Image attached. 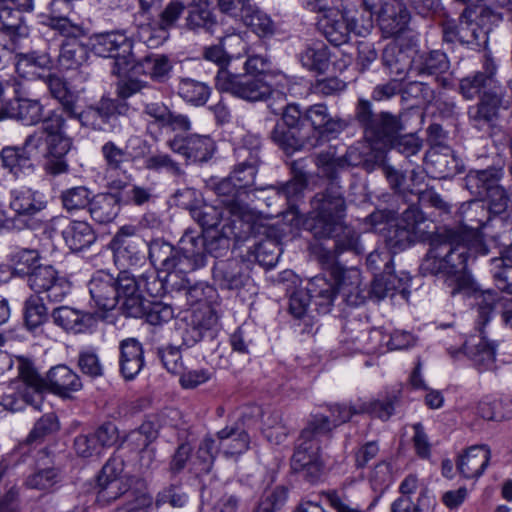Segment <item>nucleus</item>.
<instances>
[{
  "label": "nucleus",
  "mask_w": 512,
  "mask_h": 512,
  "mask_svg": "<svg viewBox=\"0 0 512 512\" xmlns=\"http://www.w3.org/2000/svg\"><path fill=\"white\" fill-rule=\"evenodd\" d=\"M91 194V190L86 186H75L63 190L59 199L63 209L71 213L86 207L89 208L92 199Z\"/></svg>",
  "instance_id": "69168bd1"
},
{
  "label": "nucleus",
  "mask_w": 512,
  "mask_h": 512,
  "mask_svg": "<svg viewBox=\"0 0 512 512\" xmlns=\"http://www.w3.org/2000/svg\"><path fill=\"white\" fill-rule=\"evenodd\" d=\"M491 458V451L486 445L469 447L459 456L457 470L463 477L479 478L486 470Z\"/></svg>",
  "instance_id": "a19ab883"
},
{
  "label": "nucleus",
  "mask_w": 512,
  "mask_h": 512,
  "mask_svg": "<svg viewBox=\"0 0 512 512\" xmlns=\"http://www.w3.org/2000/svg\"><path fill=\"white\" fill-rule=\"evenodd\" d=\"M46 392L61 397H70L72 392L82 388L80 377L66 365L52 367L46 376Z\"/></svg>",
  "instance_id": "4c0bfd02"
},
{
  "label": "nucleus",
  "mask_w": 512,
  "mask_h": 512,
  "mask_svg": "<svg viewBox=\"0 0 512 512\" xmlns=\"http://www.w3.org/2000/svg\"><path fill=\"white\" fill-rule=\"evenodd\" d=\"M141 117L146 122V133L154 141H158L164 128L172 131L188 132L192 129L190 118L178 113L161 100L147 96L141 101Z\"/></svg>",
  "instance_id": "9d476101"
},
{
  "label": "nucleus",
  "mask_w": 512,
  "mask_h": 512,
  "mask_svg": "<svg viewBox=\"0 0 512 512\" xmlns=\"http://www.w3.org/2000/svg\"><path fill=\"white\" fill-rule=\"evenodd\" d=\"M9 118L20 122L25 126L43 124L44 105L40 99H33L26 95L21 89H15L13 98L2 104L0 120Z\"/></svg>",
  "instance_id": "f3484780"
},
{
  "label": "nucleus",
  "mask_w": 512,
  "mask_h": 512,
  "mask_svg": "<svg viewBox=\"0 0 512 512\" xmlns=\"http://www.w3.org/2000/svg\"><path fill=\"white\" fill-rule=\"evenodd\" d=\"M133 43L123 33L108 32L91 38V51L103 58H113V73L121 74L128 71L134 62Z\"/></svg>",
  "instance_id": "f8f14e48"
},
{
  "label": "nucleus",
  "mask_w": 512,
  "mask_h": 512,
  "mask_svg": "<svg viewBox=\"0 0 512 512\" xmlns=\"http://www.w3.org/2000/svg\"><path fill=\"white\" fill-rule=\"evenodd\" d=\"M219 445L227 457L240 455L249 449L250 437L238 423L217 432Z\"/></svg>",
  "instance_id": "de8ad7c7"
},
{
  "label": "nucleus",
  "mask_w": 512,
  "mask_h": 512,
  "mask_svg": "<svg viewBox=\"0 0 512 512\" xmlns=\"http://www.w3.org/2000/svg\"><path fill=\"white\" fill-rule=\"evenodd\" d=\"M22 310L23 324L29 332L34 334L42 329L51 316L44 303V298L37 294H31L25 299Z\"/></svg>",
  "instance_id": "09e8293b"
},
{
  "label": "nucleus",
  "mask_w": 512,
  "mask_h": 512,
  "mask_svg": "<svg viewBox=\"0 0 512 512\" xmlns=\"http://www.w3.org/2000/svg\"><path fill=\"white\" fill-rule=\"evenodd\" d=\"M180 274L202 268L206 264L207 249L202 233L185 231L179 241Z\"/></svg>",
  "instance_id": "5701e85b"
},
{
  "label": "nucleus",
  "mask_w": 512,
  "mask_h": 512,
  "mask_svg": "<svg viewBox=\"0 0 512 512\" xmlns=\"http://www.w3.org/2000/svg\"><path fill=\"white\" fill-rule=\"evenodd\" d=\"M161 272L155 270L149 273H143L139 276H135V281L138 286V295L143 297L142 292L146 291L152 297H160L173 291L174 289L180 290L185 288L183 281L176 286L172 282L174 277H170V274L166 273L165 276L160 275Z\"/></svg>",
  "instance_id": "49530a36"
},
{
  "label": "nucleus",
  "mask_w": 512,
  "mask_h": 512,
  "mask_svg": "<svg viewBox=\"0 0 512 512\" xmlns=\"http://www.w3.org/2000/svg\"><path fill=\"white\" fill-rule=\"evenodd\" d=\"M166 145L172 152L184 157L187 164L208 162L216 150L215 142L209 135L197 133H177Z\"/></svg>",
  "instance_id": "4468645a"
},
{
  "label": "nucleus",
  "mask_w": 512,
  "mask_h": 512,
  "mask_svg": "<svg viewBox=\"0 0 512 512\" xmlns=\"http://www.w3.org/2000/svg\"><path fill=\"white\" fill-rule=\"evenodd\" d=\"M241 20L261 39L273 37L277 30V26L272 18L258 7L244 14Z\"/></svg>",
  "instance_id": "e2e57ef3"
},
{
  "label": "nucleus",
  "mask_w": 512,
  "mask_h": 512,
  "mask_svg": "<svg viewBox=\"0 0 512 512\" xmlns=\"http://www.w3.org/2000/svg\"><path fill=\"white\" fill-rule=\"evenodd\" d=\"M349 125L338 115H332L324 103L302 108L297 103L287 104L270 132V138L285 153L301 150L305 145L316 147L336 139Z\"/></svg>",
  "instance_id": "f257e3e1"
},
{
  "label": "nucleus",
  "mask_w": 512,
  "mask_h": 512,
  "mask_svg": "<svg viewBox=\"0 0 512 512\" xmlns=\"http://www.w3.org/2000/svg\"><path fill=\"white\" fill-rule=\"evenodd\" d=\"M53 323L66 332L85 333L96 324L93 313L81 311L69 306H59L51 312Z\"/></svg>",
  "instance_id": "2f4dec72"
},
{
  "label": "nucleus",
  "mask_w": 512,
  "mask_h": 512,
  "mask_svg": "<svg viewBox=\"0 0 512 512\" xmlns=\"http://www.w3.org/2000/svg\"><path fill=\"white\" fill-rule=\"evenodd\" d=\"M125 316L143 318L153 326L168 323L174 318V310L171 305L160 301H149L139 297L138 291L133 297L128 298L125 304Z\"/></svg>",
  "instance_id": "a211bd4d"
},
{
  "label": "nucleus",
  "mask_w": 512,
  "mask_h": 512,
  "mask_svg": "<svg viewBox=\"0 0 512 512\" xmlns=\"http://www.w3.org/2000/svg\"><path fill=\"white\" fill-rule=\"evenodd\" d=\"M119 370L127 381L133 380L145 365L144 349L136 338H127L120 342Z\"/></svg>",
  "instance_id": "f704fd0d"
},
{
  "label": "nucleus",
  "mask_w": 512,
  "mask_h": 512,
  "mask_svg": "<svg viewBox=\"0 0 512 512\" xmlns=\"http://www.w3.org/2000/svg\"><path fill=\"white\" fill-rule=\"evenodd\" d=\"M311 211L302 222L303 228L316 239H329L340 228L346 216L344 189L339 182L328 183L324 191L311 199Z\"/></svg>",
  "instance_id": "423d86ee"
},
{
  "label": "nucleus",
  "mask_w": 512,
  "mask_h": 512,
  "mask_svg": "<svg viewBox=\"0 0 512 512\" xmlns=\"http://www.w3.org/2000/svg\"><path fill=\"white\" fill-rule=\"evenodd\" d=\"M109 246L113 251L115 265L126 268L135 266L144 259L143 252L147 243L142 237L114 236Z\"/></svg>",
  "instance_id": "7c9ffc66"
},
{
  "label": "nucleus",
  "mask_w": 512,
  "mask_h": 512,
  "mask_svg": "<svg viewBox=\"0 0 512 512\" xmlns=\"http://www.w3.org/2000/svg\"><path fill=\"white\" fill-rule=\"evenodd\" d=\"M130 105L122 100L102 97L95 106L82 111L79 121L96 130H104L105 125L118 116L128 115Z\"/></svg>",
  "instance_id": "aec40b11"
},
{
  "label": "nucleus",
  "mask_w": 512,
  "mask_h": 512,
  "mask_svg": "<svg viewBox=\"0 0 512 512\" xmlns=\"http://www.w3.org/2000/svg\"><path fill=\"white\" fill-rule=\"evenodd\" d=\"M88 56V46L79 39L64 40L60 47L58 64L64 70L77 69L88 60Z\"/></svg>",
  "instance_id": "864d4df0"
},
{
  "label": "nucleus",
  "mask_w": 512,
  "mask_h": 512,
  "mask_svg": "<svg viewBox=\"0 0 512 512\" xmlns=\"http://www.w3.org/2000/svg\"><path fill=\"white\" fill-rule=\"evenodd\" d=\"M214 191L220 198L221 204L226 206L230 213L241 212L243 205L249 198L238 184L227 176L214 185Z\"/></svg>",
  "instance_id": "603ef678"
},
{
  "label": "nucleus",
  "mask_w": 512,
  "mask_h": 512,
  "mask_svg": "<svg viewBox=\"0 0 512 512\" xmlns=\"http://www.w3.org/2000/svg\"><path fill=\"white\" fill-rule=\"evenodd\" d=\"M502 99L503 92H493L489 96H481L479 102L468 109L471 125L480 131L491 128L498 117Z\"/></svg>",
  "instance_id": "c9c22d12"
},
{
  "label": "nucleus",
  "mask_w": 512,
  "mask_h": 512,
  "mask_svg": "<svg viewBox=\"0 0 512 512\" xmlns=\"http://www.w3.org/2000/svg\"><path fill=\"white\" fill-rule=\"evenodd\" d=\"M384 2L378 13V25L386 38L401 35L408 27L410 12L404 2Z\"/></svg>",
  "instance_id": "a878e982"
},
{
  "label": "nucleus",
  "mask_w": 512,
  "mask_h": 512,
  "mask_svg": "<svg viewBox=\"0 0 512 512\" xmlns=\"http://www.w3.org/2000/svg\"><path fill=\"white\" fill-rule=\"evenodd\" d=\"M144 167L148 171L166 172L175 178L183 179L186 176L181 164L177 162L170 154L157 151L145 158Z\"/></svg>",
  "instance_id": "680f3d73"
},
{
  "label": "nucleus",
  "mask_w": 512,
  "mask_h": 512,
  "mask_svg": "<svg viewBox=\"0 0 512 512\" xmlns=\"http://www.w3.org/2000/svg\"><path fill=\"white\" fill-rule=\"evenodd\" d=\"M15 58L16 72L21 77L34 76L37 69H49L52 65V60L46 52L18 53Z\"/></svg>",
  "instance_id": "bf43d9fd"
},
{
  "label": "nucleus",
  "mask_w": 512,
  "mask_h": 512,
  "mask_svg": "<svg viewBox=\"0 0 512 512\" xmlns=\"http://www.w3.org/2000/svg\"><path fill=\"white\" fill-rule=\"evenodd\" d=\"M301 65L309 71L324 74L330 65V51L323 42L307 45L298 55Z\"/></svg>",
  "instance_id": "3c124183"
},
{
  "label": "nucleus",
  "mask_w": 512,
  "mask_h": 512,
  "mask_svg": "<svg viewBox=\"0 0 512 512\" xmlns=\"http://www.w3.org/2000/svg\"><path fill=\"white\" fill-rule=\"evenodd\" d=\"M17 369V380L12 384L28 390L35 397L44 400L46 393V377H42L38 372L34 362L25 356H16L15 364Z\"/></svg>",
  "instance_id": "58836bf2"
},
{
  "label": "nucleus",
  "mask_w": 512,
  "mask_h": 512,
  "mask_svg": "<svg viewBox=\"0 0 512 512\" xmlns=\"http://www.w3.org/2000/svg\"><path fill=\"white\" fill-rule=\"evenodd\" d=\"M458 222L465 232L473 234L484 228L492 219L488 205L481 199L463 202L457 211Z\"/></svg>",
  "instance_id": "72a5a7b5"
},
{
  "label": "nucleus",
  "mask_w": 512,
  "mask_h": 512,
  "mask_svg": "<svg viewBox=\"0 0 512 512\" xmlns=\"http://www.w3.org/2000/svg\"><path fill=\"white\" fill-rule=\"evenodd\" d=\"M148 258L159 272L170 274V277H177L180 274V252L171 243L162 238H156L147 243Z\"/></svg>",
  "instance_id": "bb28decb"
},
{
  "label": "nucleus",
  "mask_w": 512,
  "mask_h": 512,
  "mask_svg": "<svg viewBox=\"0 0 512 512\" xmlns=\"http://www.w3.org/2000/svg\"><path fill=\"white\" fill-rule=\"evenodd\" d=\"M471 11L467 8L463 10L459 17L458 42L470 48H478L482 42H486L487 32L484 31L478 23L469 19Z\"/></svg>",
  "instance_id": "13d9d810"
},
{
  "label": "nucleus",
  "mask_w": 512,
  "mask_h": 512,
  "mask_svg": "<svg viewBox=\"0 0 512 512\" xmlns=\"http://www.w3.org/2000/svg\"><path fill=\"white\" fill-rule=\"evenodd\" d=\"M39 138L27 135L21 146H5L0 151L1 166L15 179H25L36 171L29 149L37 150Z\"/></svg>",
  "instance_id": "dca6fc26"
},
{
  "label": "nucleus",
  "mask_w": 512,
  "mask_h": 512,
  "mask_svg": "<svg viewBox=\"0 0 512 512\" xmlns=\"http://www.w3.org/2000/svg\"><path fill=\"white\" fill-rule=\"evenodd\" d=\"M329 275L339 281V294L347 305L360 306L368 299V290L361 288V275L358 270L331 265Z\"/></svg>",
  "instance_id": "393cba45"
},
{
  "label": "nucleus",
  "mask_w": 512,
  "mask_h": 512,
  "mask_svg": "<svg viewBox=\"0 0 512 512\" xmlns=\"http://www.w3.org/2000/svg\"><path fill=\"white\" fill-rule=\"evenodd\" d=\"M43 401L40 397H35L33 393L14 384L0 396V404L5 410L11 412L22 411L28 405L35 410H40Z\"/></svg>",
  "instance_id": "8fccbe9b"
},
{
  "label": "nucleus",
  "mask_w": 512,
  "mask_h": 512,
  "mask_svg": "<svg viewBox=\"0 0 512 512\" xmlns=\"http://www.w3.org/2000/svg\"><path fill=\"white\" fill-rule=\"evenodd\" d=\"M260 152V140L254 136H246L242 143L234 149L235 165L253 167L258 170L261 164Z\"/></svg>",
  "instance_id": "052dcab7"
},
{
  "label": "nucleus",
  "mask_w": 512,
  "mask_h": 512,
  "mask_svg": "<svg viewBox=\"0 0 512 512\" xmlns=\"http://www.w3.org/2000/svg\"><path fill=\"white\" fill-rule=\"evenodd\" d=\"M319 27L325 38L334 46H340L349 41L352 31L343 10L329 8L319 20Z\"/></svg>",
  "instance_id": "e433bc0d"
},
{
  "label": "nucleus",
  "mask_w": 512,
  "mask_h": 512,
  "mask_svg": "<svg viewBox=\"0 0 512 512\" xmlns=\"http://www.w3.org/2000/svg\"><path fill=\"white\" fill-rule=\"evenodd\" d=\"M450 69L447 54L440 49L416 50L410 59V74L416 78H439Z\"/></svg>",
  "instance_id": "4be33fe9"
},
{
  "label": "nucleus",
  "mask_w": 512,
  "mask_h": 512,
  "mask_svg": "<svg viewBox=\"0 0 512 512\" xmlns=\"http://www.w3.org/2000/svg\"><path fill=\"white\" fill-rule=\"evenodd\" d=\"M435 229V223L426 217L416 204L412 203L402 212L394 227L389 231L387 244L393 253H397L415 242L429 240Z\"/></svg>",
  "instance_id": "6e6552de"
},
{
  "label": "nucleus",
  "mask_w": 512,
  "mask_h": 512,
  "mask_svg": "<svg viewBox=\"0 0 512 512\" xmlns=\"http://www.w3.org/2000/svg\"><path fill=\"white\" fill-rule=\"evenodd\" d=\"M122 206L119 194L103 192L92 196L88 211L95 222L109 224L119 215Z\"/></svg>",
  "instance_id": "a18cd8bd"
},
{
  "label": "nucleus",
  "mask_w": 512,
  "mask_h": 512,
  "mask_svg": "<svg viewBox=\"0 0 512 512\" xmlns=\"http://www.w3.org/2000/svg\"><path fill=\"white\" fill-rule=\"evenodd\" d=\"M466 234L453 228H445L432 239L431 248L420 264L423 276L441 275L454 296L471 288V276L467 272L469 248Z\"/></svg>",
  "instance_id": "7ed1b4c3"
},
{
  "label": "nucleus",
  "mask_w": 512,
  "mask_h": 512,
  "mask_svg": "<svg viewBox=\"0 0 512 512\" xmlns=\"http://www.w3.org/2000/svg\"><path fill=\"white\" fill-rule=\"evenodd\" d=\"M25 11L7 4L0 5V33L15 44L29 35Z\"/></svg>",
  "instance_id": "79ce46f5"
},
{
  "label": "nucleus",
  "mask_w": 512,
  "mask_h": 512,
  "mask_svg": "<svg viewBox=\"0 0 512 512\" xmlns=\"http://www.w3.org/2000/svg\"><path fill=\"white\" fill-rule=\"evenodd\" d=\"M244 73L260 78L263 81L274 80L278 77L286 78V75L279 69L272 67L271 58L268 55H249L243 64Z\"/></svg>",
  "instance_id": "5fc2aeb1"
},
{
  "label": "nucleus",
  "mask_w": 512,
  "mask_h": 512,
  "mask_svg": "<svg viewBox=\"0 0 512 512\" xmlns=\"http://www.w3.org/2000/svg\"><path fill=\"white\" fill-rule=\"evenodd\" d=\"M47 206V197L39 190L22 187L11 191L9 207L22 220L36 221L34 216L44 211Z\"/></svg>",
  "instance_id": "b1692460"
},
{
  "label": "nucleus",
  "mask_w": 512,
  "mask_h": 512,
  "mask_svg": "<svg viewBox=\"0 0 512 512\" xmlns=\"http://www.w3.org/2000/svg\"><path fill=\"white\" fill-rule=\"evenodd\" d=\"M215 87L220 92L250 103L265 102L273 95V86L269 81L246 73H232L227 69L217 71Z\"/></svg>",
  "instance_id": "1a4fd4ad"
},
{
  "label": "nucleus",
  "mask_w": 512,
  "mask_h": 512,
  "mask_svg": "<svg viewBox=\"0 0 512 512\" xmlns=\"http://www.w3.org/2000/svg\"><path fill=\"white\" fill-rule=\"evenodd\" d=\"M505 175V162L499 160L486 169L470 170L465 178V188L477 198H485L486 194L501 181Z\"/></svg>",
  "instance_id": "c85d7f7f"
},
{
  "label": "nucleus",
  "mask_w": 512,
  "mask_h": 512,
  "mask_svg": "<svg viewBox=\"0 0 512 512\" xmlns=\"http://www.w3.org/2000/svg\"><path fill=\"white\" fill-rule=\"evenodd\" d=\"M400 402L399 392L387 393L377 399L360 401V412L367 413L381 420H388L395 411V406Z\"/></svg>",
  "instance_id": "6e6d98bb"
},
{
  "label": "nucleus",
  "mask_w": 512,
  "mask_h": 512,
  "mask_svg": "<svg viewBox=\"0 0 512 512\" xmlns=\"http://www.w3.org/2000/svg\"><path fill=\"white\" fill-rule=\"evenodd\" d=\"M342 10L352 33L361 37L371 33L374 27L373 12L366 0H344Z\"/></svg>",
  "instance_id": "473e14b6"
},
{
  "label": "nucleus",
  "mask_w": 512,
  "mask_h": 512,
  "mask_svg": "<svg viewBox=\"0 0 512 512\" xmlns=\"http://www.w3.org/2000/svg\"><path fill=\"white\" fill-rule=\"evenodd\" d=\"M325 272L311 278L306 290L311 303L319 314L331 312L339 294V281L329 275V265H323Z\"/></svg>",
  "instance_id": "6ab92c4d"
},
{
  "label": "nucleus",
  "mask_w": 512,
  "mask_h": 512,
  "mask_svg": "<svg viewBox=\"0 0 512 512\" xmlns=\"http://www.w3.org/2000/svg\"><path fill=\"white\" fill-rule=\"evenodd\" d=\"M210 0H191L187 3L184 28L195 34H213L217 25V16L209 8Z\"/></svg>",
  "instance_id": "c756f323"
},
{
  "label": "nucleus",
  "mask_w": 512,
  "mask_h": 512,
  "mask_svg": "<svg viewBox=\"0 0 512 512\" xmlns=\"http://www.w3.org/2000/svg\"><path fill=\"white\" fill-rule=\"evenodd\" d=\"M177 93L185 102L196 106H204L211 94V88L204 82L192 78H181L177 87Z\"/></svg>",
  "instance_id": "4d7b16f0"
},
{
  "label": "nucleus",
  "mask_w": 512,
  "mask_h": 512,
  "mask_svg": "<svg viewBox=\"0 0 512 512\" xmlns=\"http://www.w3.org/2000/svg\"><path fill=\"white\" fill-rule=\"evenodd\" d=\"M172 70L170 59L166 55L150 54L136 59L128 68L134 75H146L152 80L164 83Z\"/></svg>",
  "instance_id": "ea45409f"
},
{
  "label": "nucleus",
  "mask_w": 512,
  "mask_h": 512,
  "mask_svg": "<svg viewBox=\"0 0 512 512\" xmlns=\"http://www.w3.org/2000/svg\"><path fill=\"white\" fill-rule=\"evenodd\" d=\"M410 59L401 49L386 48L382 54V64L393 78H403L410 73Z\"/></svg>",
  "instance_id": "0e129e2a"
},
{
  "label": "nucleus",
  "mask_w": 512,
  "mask_h": 512,
  "mask_svg": "<svg viewBox=\"0 0 512 512\" xmlns=\"http://www.w3.org/2000/svg\"><path fill=\"white\" fill-rule=\"evenodd\" d=\"M137 285L135 275L128 270H121L117 276L106 270H98L90 278L88 289L91 299L99 309L110 311L120 304L124 314L128 298L138 291Z\"/></svg>",
  "instance_id": "0eeeda50"
},
{
  "label": "nucleus",
  "mask_w": 512,
  "mask_h": 512,
  "mask_svg": "<svg viewBox=\"0 0 512 512\" xmlns=\"http://www.w3.org/2000/svg\"><path fill=\"white\" fill-rule=\"evenodd\" d=\"M61 234L65 244L74 252L89 248L97 240L95 230L87 221H68Z\"/></svg>",
  "instance_id": "c03bdc74"
},
{
  "label": "nucleus",
  "mask_w": 512,
  "mask_h": 512,
  "mask_svg": "<svg viewBox=\"0 0 512 512\" xmlns=\"http://www.w3.org/2000/svg\"><path fill=\"white\" fill-rule=\"evenodd\" d=\"M330 238H334L333 250H322L319 253V261L322 265H340L336 260L344 252H352L355 255L363 253V246L359 234L352 227L341 222V228Z\"/></svg>",
  "instance_id": "cd10ccee"
},
{
  "label": "nucleus",
  "mask_w": 512,
  "mask_h": 512,
  "mask_svg": "<svg viewBox=\"0 0 512 512\" xmlns=\"http://www.w3.org/2000/svg\"><path fill=\"white\" fill-rule=\"evenodd\" d=\"M39 138L37 149L42 150V169L45 175L58 177L70 171L67 155L73 146V139L66 133V118L58 109L48 112L41 126V132H33Z\"/></svg>",
  "instance_id": "39448f33"
},
{
  "label": "nucleus",
  "mask_w": 512,
  "mask_h": 512,
  "mask_svg": "<svg viewBox=\"0 0 512 512\" xmlns=\"http://www.w3.org/2000/svg\"><path fill=\"white\" fill-rule=\"evenodd\" d=\"M306 187L307 184L290 179L285 183L272 187V189L276 191L278 197L286 201L287 212L293 214L295 217H299L301 212L297 202L303 197Z\"/></svg>",
  "instance_id": "338daca9"
},
{
  "label": "nucleus",
  "mask_w": 512,
  "mask_h": 512,
  "mask_svg": "<svg viewBox=\"0 0 512 512\" xmlns=\"http://www.w3.org/2000/svg\"><path fill=\"white\" fill-rule=\"evenodd\" d=\"M498 66L493 57L485 53L480 70H477L459 81V93L466 100L489 96L493 92L500 93L502 86L497 80Z\"/></svg>",
  "instance_id": "ddd939ff"
},
{
  "label": "nucleus",
  "mask_w": 512,
  "mask_h": 512,
  "mask_svg": "<svg viewBox=\"0 0 512 512\" xmlns=\"http://www.w3.org/2000/svg\"><path fill=\"white\" fill-rule=\"evenodd\" d=\"M409 111L394 114L382 110L375 112L369 99H357L353 120L362 131L363 138L373 146L396 149L406 157L419 153L422 143L413 133H408Z\"/></svg>",
  "instance_id": "f03ea898"
},
{
  "label": "nucleus",
  "mask_w": 512,
  "mask_h": 512,
  "mask_svg": "<svg viewBox=\"0 0 512 512\" xmlns=\"http://www.w3.org/2000/svg\"><path fill=\"white\" fill-rule=\"evenodd\" d=\"M157 89L150 85L148 82L140 80L133 76H128L122 80H119L116 84V96L115 100H126L136 94H140L144 97L151 96L152 93H156Z\"/></svg>",
  "instance_id": "774afa93"
},
{
  "label": "nucleus",
  "mask_w": 512,
  "mask_h": 512,
  "mask_svg": "<svg viewBox=\"0 0 512 512\" xmlns=\"http://www.w3.org/2000/svg\"><path fill=\"white\" fill-rule=\"evenodd\" d=\"M59 428V421L54 413L44 414L35 422L26 439L19 443L18 453L21 455L30 453L32 448L42 444L46 438L56 433Z\"/></svg>",
  "instance_id": "37998d69"
},
{
  "label": "nucleus",
  "mask_w": 512,
  "mask_h": 512,
  "mask_svg": "<svg viewBox=\"0 0 512 512\" xmlns=\"http://www.w3.org/2000/svg\"><path fill=\"white\" fill-rule=\"evenodd\" d=\"M34 294H45L50 302H61L70 293V283L52 265L40 264L27 277Z\"/></svg>",
  "instance_id": "2eb2a0df"
},
{
  "label": "nucleus",
  "mask_w": 512,
  "mask_h": 512,
  "mask_svg": "<svg viewBox=\"0 0 512 512\" xmlns=\"http://www.w3.org/2000/svg\"><path fill=\"white\" fill-rule=\"evenodd\" d=\"M212 277L218 288L228 291H238L250 281L248 267L235 258L215 262Z\"/></svg>",
  "instance_id": "412c9836"
},
{
  "label": "nucleus",
  "mask_w": 512,
  "mask_h": 512,
  "mask_svg": "<svg viewBox=\"0 0 512 512\" xmlns=\"http://www.w3.org/2000/svg\"><path fill=\"white\" fill-rule=\"evenodd\" d=\"M333 424L330 417L322 413H311L297 439L291 458V468L301 474L307 482L317 483L324 472L322 459L323 441L333 436Z\"/></svg>",
  "instance_id": "20e7f679"
},
{
  "label": "nucleus",
  "mask_w": 512,
  "mask_h": 512,
  "mask_svg": "<svg viewBox=\"0 0 512 512\" xmlns=\"http://www.w3.org/2000/svg\"><path fill=\"white\" fill-rule=\"evenodd\" d=\"M124 460L120 455L113 454L97 478V502L108 505L118 498H125L126 494L133 487L131 479H138L133 476H123Z\"/></svg>",
  "instance_id": "9b49d317"
}]
</instances>
